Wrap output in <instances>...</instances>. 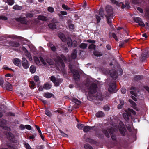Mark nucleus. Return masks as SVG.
Returning a JSON list of instances; mask_svg holds the SVG:
<instances>
[{"instance_id": "nucleus-1", "label": "nucleus", "mask_w": 149, "mask_h": 149, "mask_svg": "<svg viewBox=\"0 0 149 149\" xmlns=\"http://www.w3.org/2000/svg\"><path fill=\"white\" fill-rule=\"evenodd\" d=\"M66 59V58L63 55L61 56V58H60L59 57H57V59H55V61L58 65L57 66L56 65V68L59 70H62L63 69L65 65L63 61H65Z\"/></svg>"}, {"instance_id": "nucleus-2", "label": "nucleus", "mask_w": 149, "mask_h": 149, "mask_svg": "<svg viewBox=\"0 0 149 149\" xmlns=\"http://www.w3.org/2000/svg\"><path fill=\"white\" fill-rule=\"evenodd\" d=\"M106 11L107 15H105L107 19V22L109 24H110L111 23V19L113 18V11L111 6H107L106 7Z\"/></svg>"}, {"instance_id": "nucleus-3", "label": "nucleus", "mask_w": 149, "mask_h": 149, "mask_svg": "<svg viewBox=\"0 0 149 149\" xmlns=\"http://www.w3.org/2000/svg\"><path fill=\"white\" fill-rule=\"evenodd\" d=\"M7 121L4 119H1L0 120V127L4 129V134L7 136V138L9 139V128L6 126L7 123Z\"/></svg>"}, {"instance_id": "nucleus-4", "label": "nucleus", "mask_w": 149, "mask_h": 149, "mask_svg": "<svg viewBox=\"0 0 149 149\" xmlns=\"http://www.w3.org/2000/svg\"><path fill=\"white\" fill-rule=\"evenodd\" d=\"M111 2L113 3L116 4L118 6H122V8L123 9L125 7L127 8H129V3L127 1H125V5H123V4L122 3H118L115 0H111Z\"/></svg>"}, {"instance_id": "nucleus-5", "label": "nucleus", "mask_w": 149, "mask_h": 149, "mask_svg": "<svg viewBox=\"0 0 149 149\" xmlns=\"http://www.w3.org/2000/svg\"><path fill=\"white\" fill-rule=\"evenodd\" d=\"M119 124L118 125V128L122 135L124 136L125 134V128L122 122L119 121Z\"/></svg>"}, {"instance_id": "nucleus-6", "label": "nucleus", "mask_w": 149, "mask_h": 149, "mask_svg": "<svg viewBox=\"0 0 149 149\" xmlns=\"http://www.w3.org/2000/svg\"><path fill=\"white\" fill-rule=\"evenodd\" d=\"M51 80L55 84V86H58L59 85V83L62 81L61 79H56L55 77L53 76L50 77Z\"/></svg>"}, {"instance_id": "nucleus-7", "label": "nucleus", "mask_w": 149, "mask_h": 149, "mask_svg": "<svg viewBox=\"0 0 149 149\" xmlns=\"http://www.w3.org/2000/svg\"><path fill=\"white\" fill-rule=\"evenodd\" d=\"M113 131L112 130H109L108 131L107 130H104V134L105 136L107 137H109V133L108 132V131L110 133V131H111L112 132H116V131L117 130L118 128H117V127L115 125H113Z\"/></svg>"}, {"instance_id": "nucleus-8", "label": "nucleus", "mask_w": 149, "mask_h": 149, "mask_svg": "<svg viewBox=\"0 0 149 149\" xmlns=\"http://www.w3.org/2000/svg\"><path fill=\"white\" fill-rule=\"evenodd\" d=\"M22 64L23 67L25 69L28 68L29 67L27 61L24 57L22 58Z\"/></svg>"}, {"instance_id": "nucleus-9", "label": "nucleus", "mask_w": 149, "mask_h": 149, "mask_svg": "<svg viewBox=\"0 0 149 149\" xmlns=\"http://www.w3.org/2000/svg\"><path fill=\"white\" fill-rule=\"evenodd\" d=\"M116 87V84L115 82L110 85L108 88L109 91L110 92L115 93Z\"/></svg>"}, {"instance_id": "nucleus-10", "label": "nucleus", "mask_w": 149, "mask_h": 149, "mask_svg": "<svg viewBox=\"0 0 149 149\" xmlns=\"http://www.w3.org/2000/svg\"><path fill=\"white\" fill-rule=\"evenodd\" d=\"M97 86L96 84H93L90 86L89 88V91L92 93L95 92L97 90Z\"/></svg>"}, {"instance_id": "nucleus-11", "label": "nucleus", "mask_w": 149, "mask_h": 149, "mask_svg": "<svg viewBox=\"0 0 149 149\" xmlns=\"http://www.w3.org/2000/svg\"><path fill=\"white\" fill-rule=\"evenodd\" d=\"M23 50L25 54V55L28 58L30 61H32L33 60L32 57L30 53H29L27 50L25 48H23Z\"/></svg>"}, {"instance_id": "nucleus-12", "label": "nucleus", "mask_w": 149, "mask_h": 149, "mask_svg": "<svg viewBox=\"0 0 149 149\" xmlns=\"http://www.w3.org/2000/svg\"><path fill=\"white\" fill-rule=\"evenodd\" d=\"M9 77V73H8L5 75V81L6 82H7V83L6 84L7 86H6L5 87H4V88H6V89L8 90L9 89V84L8 82Z\"/></svg>"}, {"instance_id": "nucleus-13", "label": "nucleus", "mask_w": 149, "mask_h": 149, "mask_svg": "<svg viewBox=\"0 0 149 149\" xmlns=\"http://www.w3.org/2000/svg\"><path fill=\"white\" fill-rule=\"evenodd\" d=\"M13 63L16 65L19 66L21 65V61L18 58H15L13 60Z\"/></svg>"}, {"instance_id": "nucleus-14", "label": "nucleus", "mask_w": 149, "mask_h": 149, "mask_svg": "<svg viewBox=\"0 0 149 149\" xmlns=\"http://www.w3.org/2000/svg\"><path fill=\"white\" fill-rule=\"evenodd\" d=\"M54 96L53 94L50 93L46 92L43 94V96L47 98H50Z\"/></svg>"}, {"instance_id": "nucleus-15", "label": "nucleus", "mask_w": 149, "mask_h": 149, "mask_svg": "<svg viewBox=\"0 0 149 149\" xmlns=\"http://www.w3.org/2000/svg\"><path fill=\"white\" fill-rule=\"evenodd\" d=\"M25 18L24 17L19 18H16V20L19 22H20L21 23L24 24L26 23V21H25Z\"/></svg>"}, {"instance_id": "nucleus-16", "label": "nucleus", "mask_w": 149, "mask_h": 149, "mask_svg": "<svg viewBox=\"0 0 149 149\" xmlns=\"http://www.w3.org/2000/svg\"><path fill=\"white\" fill-rule=\"evenodd\" d=\"M25 18L24 17L19 18H16V20L19 22H20L21 23L24 24L26 23V21H25Z\"/></svg>"}, {"instance_id": "nucleus-17", "label": "nucleus", "mask_w": 149, "mask_h": 149, "mask_svg": "<svg viewBox=\"0 0 149 149\" xmlns=\"http://www.w3.org/2000/svg\"><path fill=\"white\" fill-rule=\"evenodd\" d=\"M93 128V127H90L89 126H85L84 127L83 130L84 132H87L90 131Z\"/></svg>"}, {"instance_id": "nucleus-18", "label": "nucleus", "mask_w": 149, "mask_h": 149, "mask_svg": "<svg viewBox=\"0 0 149 149\" xmlns=\"http://www.w3.org/2000/svg\"><path fill=\"white\" fill-rule=\"evenodd\" d=\"M59 37L63 42H65L66 41V38L65 36L62 33H60L59 34Z\"/></svg>"}, {"instance_id": "nucleus-19", "label": "nucleus", "mask_w": 149, "mask_h": 149, "mask_svg": "<svg viewBox=\"0 0 149 149\" xmlns=\"http://www.w3.org/2000/svg\"><path fill=\"white\" fill-rule=\"evenodd\" d=\"M129 101L131 104L132 107L134 109L137 110L138 109H137L136 105L135 103L131 99H129Z\"/></svg>"}, {"instance_id": "nucleus-20", "label": "nucleus", "mask_w": 149, "mask_h": 149, "mask_svg": "<svg viewBox=\"0 0 149 149\" xmlns=\"http://www.w3.org/2000/svg\"><path fill=\"white\" fill-rule=\"evenodd\" d=\"M132 90L130 91L131 94L132 95L135 96H136V88L134 87H132Z\"/></svg>"}, {"instance_id": "nucleus-21", "label": "nucleus", "mask_w": 149, "mask_h": 149, "mask_svg": "<svg viewBox=\"0 0 149 149\" xmlns=\"http://www.w3.org/2000/svg\"><path fill=\"white\" fill-rule=\"evenodd\" d=\"M110 72L111 73L110 75L114 79H116L117 77V74L115 70H114L113 71V73H111V71Z\"/></svg>"}, {"instance_id": "nucleus-22", "label": "nucleus", "mask_w": 149, "mask_h": 149, "mask_svg": "<svg viewBox=\"0 0 149 149\" xmlns=\"http://www.w3.org/2000/svg\"><path fill=\"white\" fill-rule=\"evenodd\" d=\"M86 142L90 143L91 144H95L96 143V141H95L93 139L90 138H88L86 139Z\"/></svg>"}, {"instance_id": "nucleus-23", "label": "nucleus", "mask_w": 149, "mask_h": 149, "mask_svg": "<svg viewBox=\"0 0 149 149\" xmlns=\"http://www.w3.org/2000/svg\"><path fill=\"white\" fill-rule=\"evenodd\" d=\"M51 85L47 83L44 84L43 86L44 88L46 90L50 89L51 88Z\"/></svg>"}, {"instance_id": "nucleus-24", "label": "nucleus", "mask_w": 149, "mask_h": 149, "mask_svg": "<svg viewBox=\"0 0 149 149\" xmlns=\"http://www.w3.org/2000/svg\"><path fill=\"white\" fill-rule=\"evenodd\" d=\"M73 74L74 77L75 79L78 78L79 77V75L78 72L76 70H74L73 71Z\"/></svg>"}, {"instance_id": "nucleus-25", "label": "nucleus", "mask_w": 149, "mask_h": 149, "mask_svg": "<svg viewBox=\"0 0 149 149\" xmlns=\"http://www.w3.org/2000/svg\"><path fill=\"white\" fill-rule=\"evenodd\" d=\"M104 113L102 111H99L96 114V116L97 117H102L104 116Z\"/></svg>"}, {"instance_id": "nucleus-26", "label": "nucleus", "mask_w": 149, "mask_h": 149, "mask_svg": "<svg viewBox=\"0 0 149 149\" xmlns=\"http://www.w3.org/2000/svg\"><path fill=\"white\" fill-rule=\"evenodd\" d=\"M3 83H4V80L3 78L2 77L0 78V85L3 87V88H4L6 86H7L6 85H5V84H4V85H3Z\"/></svg>"}, {"instance_id": "nucleus-27", "label": "nucleus", "mask_w": 149, "mask_h": 149, "mask_svg": "<svg viewBox=\"0 0 149 149\" xmlns=\"http://www.w3.org/2000/svg\"><path fill=\"white\" fill-rule=\"evenodd\" d=\"M120 104L118 106V108L119 109H120L122 107L124 104V101L122 100H120Z\"/></svg>"}, {"instance_id": "nucleus-28", "label": "nucleus", "mask_w": 149, "mask_h": 149, "mask_svg": "<svg viewBox=\"0 0 149 149\" xmlns=\"http://www.w3.org/2000/svg\"><path fill=\"white\" fill-rule=\"evenodd\" d=\"M36 68L33 66H31L30 68V72L32 73H34L36 71Z\"/></svg>"}, {"instance_id": "nucleus-29", "label": "nucleus", "mask_w": 149, "mask_h": 149, "mask_svg": "<svg viewBox=\"0 0 149 149\" xmlns=\"http://www.w3.org/2000/svg\"><path fill=\"white\" fill-rule=\"evenodd\" d=\"M49 27L52 29H56V24L54 23H51L49 24Z\"/></svg>"}, {"instance_id": "nucleus-30", "label": "nucleus", "mask_w": 149, "mask_h": 149, "mask_svg": "<svg viewBox=\"0 0 149 149\" xmlns=\"http://www.w3.org/2000/svg\"><path fill=\"white\" fill-rule=\"evenodd\" d=\"M10 141L13 142H15L16 141L15 139L14 138V135L10 133Z\"/></svg>"}, {"instance_id": "nucleus-31", "label": "nucleus", "mask_w": 149, "mask_h": 149, "mask_svg": "<svg viewBox=\"0 0 149 149\" xmlns=\"http://www.w3.org/2000/svg\"><path fill=\"white\" fill-rule=\"evenodd\" d=\"M67 42L68 46H71L72 45V41L71 38H68L67 40Z\"/></svg>"}, {"instance_id": "nucleus-32", "label": "nucleus", "mask_w": 149, "mask_h": 149, "mask_svg": "<svg viewBox=\"0 0 149 149\" xmlns=\"http://www.w3.org/2000/svg\"><path fill=\"white\" fill-rule=\"evenodd\" d=\"M77 51L76 50L74 51L71 55V58L73 59H75L76 57Z\"/></svg>"}, {"instance_id": "nucleus-33", "label": "nucleus", "mask_w": 149, "mask_h": 149, "mask_svg": "<svg viewBox=\"0 0 149 149\" xmlns=\"http://www.w3.org/2000/svg\"><path fill=\"white\" fill-rule=\"evenodd\" d=\"M22 8V6H19L17 5H15L13 7V9L16 10H21Z\"/></svg>"}, {"instance_id": "nucleus-34", "label": "nucleus", "mask_w": 149, "mask_h": 149, "mask_svg": "<svg viewBox=\"0 0 149 149\" xmlns=\"http://www.w3.org/2000/svg\"><path fill=\"white\" fill-rule=\"evenodd\" d=\"M134 21L136 23H139L141 21V19L138 17H135L134 18Z\"/></svg>"}, {"instance_id": "nucleus-35", "label": "nucleus", "mask_w": 149, "mask_h": 149, "mask_svg": "<svg viewBox=\"0 0 149 149\" xmlns=\"http://www.w3.org/2000/svg\"><path fill=\"white\" fill-rule=\"evenodd\" d=\"M34 60L35 62L37 64L39 65L40 64V61L38 58L36 57H34Z\"/></svg>"}, {"instance_id": "nucleus-36", "label": "nucleus", "mask_w": 149, "mask_h": 149, "mask_svg": "<svg viewBox=\"0 0 149 149\" xmlns=\"http://www.w3.org/2000/svg\"><path fill=\"white\" fill-rule=\"evenodd\" d=\"M87 44L84 43H82L80 45V47L82 49H85L87 47Z\"/></svg>"}, {"instance_id": "nucleus-37", "label": "nucleus", "mask_w": 149, "mask_h": 149, "mask_svg": "<svg viewBox=\"0 0 149 149\" xmlns=\"http://www.w3.org/2000/svg\"><path fill=\"white\" fill-rule=\"evenodd\" d=\"M123 117L124 118V119L126 120H128V118H129L128 116L127 115V113H123Z\"/></svg>"}, {"instance_id": "nucleus-38", "label": "nucleus", "mask_w": 149, "mask_h": 149, "mask_svg": "<svg viewBox=\"0 0 149 149\" xmlns=\"http://www.w3.org/2000/svg\"><path fill=\"white\" fill-rule=\"evenodd\" d=\"M84 148L85 149H92V147L88 144H86L85 145Z\"/></svg>"}, {"instance_id": "nucleus-39", "label": "nucleus", "mask_w": 149, "mask_h": 149, "mask_svg": "<svg viewBox=\"0 0 149 149\" xmlns=\"http://www.w3.org/2000/svg\"><path fill=\"white\" fill-rule=\"evenodd\" d=\"M94 55L97 57L100 56H102V54L98 52H95L94 53Z\"/></svg>"}, {"instance_id": "nucleus-40", "label": "nucleus", "mask_w": 149, "mask_h": 149, "mask_svg": "<svg viewBox=\"0 0 149 149\" xmlns=\"http://www.w3.org/2000/svg\"><path fill=\"white\" fill-rule=\"evenodd\" d=\"M35 85V84L33 81H31L30 82V88L32 89H33L34 88V86Z\"/></svg>"}, {"instance_id": "nucleus-41", "label": "nucleus", "mask_w": 149, "mask_h": 149, "mask_svg": "<svg viewBox=\"0 0 149 149\" xmlns=\"http://www.w3.org/2000/svg\"><path fill=\"white\" fill-rule=\"evenodd\" d=\"M24 146L26 149H32L30 145L27 143H25Z\"/></svg>"}, {"instance_id": "nucleus-42", "label": "nucleus", "mask_w": 149, "mask_h": 149, "mask_svg": "<svg viewBox=\"0 0 149 149\" xmlns=\"http://www.w3.org/2000/svg\"><path fill=\"white\" fill-rule=\"evenodd\" d=\"M46 61L50 65H52L53 64V61L50 59L47 58L46 60Z\"/></svg>"}, {"instance_id": "nucleus-43", "label": "nucleus", "mask_w": 149, "mask_h": 149, "mask_svg": "<svg viewBox=\"0 0 149 149\" xmlns=\"http://www.w3.org/2000/svg\"><path fill=\"white\" fill-rule=\"evenodd\" d=\"M38 19L40 20H44L46 19V17L43 16H39L38 17Z\"/></svg>"}, {"instance_id": "nucleus-44", "label": "nucleus", "mask_w": 149, "mask_h": 149, "mask_svg": "<svg viewBox=\"0 0 149 149\" xmlns=\"http://www.w3.org/2000/svg\"><path fill=\"white\" fill-rule=\"evenodd\" d=\"M62 7L63 9L66 10H69L70 9V8L68 7L65 4H63L62 5Z\"/></svg>"}, {"instance_id": "nucleus-45", "label": "nucleus", "mask_w": 149, "mask_h": 149, "mask_svg": "<svg viewBox=\"0 0 149 149\" xmlns=\"http://www.w3.org/2000/svg\"><path fill=\"white\" fill-rule=\"evenodd\" d=\"M95 48V46L93 44H91L89 47L88 48L89 49H94Z\"/></svg>"}, {"instance_id": "nucleus-46", "label": "nucleus", "mask_w": 149, "mask_h": 149, "mask_svg": "<svg viewBox=\"0 0 149 149\" xmlns=\"http://www.w3.org/2000/svg\"><path fill=\"white\" fill-rule=\"evenodd\" d=\"M45 113L47 115L49 116H50L51 115L50 111L49 110H47L45 111Z\"/></svg>"}, {"instance_id": "nucleus-47", "label": "nucleus", "mask_w": 149, "mask_h": 149, "mask_svg": "<svg viewBox=\"0 0 149 149\" xmlns=\"http://www.w3.org/2000/svg\"><path fill=\"white\" fill-rule=\"evenodd\" d=\"M7 19H8V18L5 16H3V15L0 16V20H7Z\"/></svg>"}, {"instance_id": "nucleus-48", "label": "nucleus", "mask_w": 149, "mask_h": 149, "mask_svg": "<svg viewBox=\"0 0 149 149\" xmlns=\"http://www.w3.org/2000/svg\"><path fill=\"white\" fill-rule=\"evenodd\" d=\"M112 133L113 134V132H112L111 131H110V134L111 135L112 139L113 140H115L116 139V136L113 134H112Z\"/></svg>"}, {"instance_id": "nucleus-49", "label": "nucleus", "mask_w": 149, "mask_h": 149, "mask_svg": "<svg viewBox=\"0 0 149 149\" xmlns=\"http://www.w3.org/2000/svg\"><path fill=\"white\" fill-rule=\"evenodd\" d=\"M40 59L41 61V62L44 65H46V63L45 62V61L43 58L41 57H40L39 58Z\"/></svg>"}, {"instance_id": "nucleus-50", "label": "nucleus", "mask_w": 149, "mask_h": 149, "mask_svg": "<svg viewBox=\"0 0 149 149\" xmlns=\"http://www.w3.org/2000/svg\"><path fill=\"white\" fill-rule=\"evenodd\" d=\"M73 101L77 104H80V101L77 99H73Z\"/></svg>"}, {"instance_id": "nucleus-51", "label": "nucleus", "mask_w": 149, "mask_h": 149, "mask_svg": "<svg viewBox=\"0 0 149 149\" xmlns=\"http://www.w3.org/2000/svg\"><path fill=\"white\" fill-rule=\"evenodd\" d=\"M84 125L82 124H79L77 125V128L79 129H81L83 127Z\"/></svg>"}, {"instance_id": "nucleus-52", "label": "nucleus", "mask_w": 149, "mask_h": 149, "mask_svg": "<svg viewBox=\"0 0 149 149\" xmlns=\"http://www.w3.org/2000/svg\"><path fill=\"white\" fill-rule=\"evenodd\" d=\"M50 47L51 49L53 51H55L56 49V47L53 45H51Z\"/></svg>"}, {"instance_id": "nucleus-53", "label": "nucleus", "mask_w": 149, "mask_h": 149, "mask_svg": "<svg viewBox=\"0 0 149 149\" xmlns=\"http://www.w3.org/2000/svg\"><path fill=\"white\" fill-rule=\"evenodd\" d=\"M48 10L51 12H52L54 11V8L52 7H49L47 9Z\"/></svg>"}, {"instance_id": "nucleus-54", "label": "nucleus", "mask_w": 149, "mask_h": 149, "mask_svg": "<svg viewBox=\"0 0 149 149\" xmlns=\"http://www.w3.org/2000/svg\"><path fill=\"white\" fill-rule=\"evenodd\" d=\"M12 46L16 47H17L19 46V44L18 42H14L13 43Z\"/></svg>"}, {"instance_id": "nucleus-55", "label": "nucleus", "mask_w": 149, "mask_h": 149, "mask_svg": "<svg viewBox=\"0 0 149 149\" xmlns=\"http://www.w3.org/2000/svg\"><path fill=\"white\" fill-rule=\"evenodd\" d=\"M126 89L124 88H122L121 89V91L123 94H125L126 92Z\"/></svg>"}, {"instance_id": "nucleus-56", "label": "nucleus", "mask_w": 149, "mask_h": 149, "mask_svg": "<svg viewBox=\"0 0 149 149\" xmlns=\"http://www.w3.org/2000/svg\"><path fill=\"white\" fill-rule=\"evenodd\" d=\"M25 128L28 130H30L31 129V126L29 125H25Z\"/></svg>"}, {"instance_id": "nucleus-57", "label": "nucleus", "mask_w": 149, "mask_h": 149, "mask_svg": "<svg viewBox=\"0 0 149 149\" xmlns=\"http://www.w3.org/2000/svg\"><path fill=\"white\" fill-rule=\"evenodd\" d=\"M69 28L71 31H72L74 29V26L73 24H71L69 26Z\"/></svg>"}, {"instance_id": "nucleus-58", "label": "nucleus", "mask_w": 149, "mask_h": 149, "mask_svg": "<svg viewBox=\"0 0 149 149\" xmlns=\"http://www.w3.org/2000/svg\"><path fill=\"white\" fill-rule=\"evenodd\" d=\"M25 125H23L22 124H21L19 126V128L21 130H23L25 128Z\"/></svg>"}, {"instance_id": "nucleus-59", "label": "nucleus", "mask_w": 149, "mask_h": 149, "mask_svg": "<svg viewBox=\"0 0 149 149\" xmlns=\"http://www.w3.org/2000/svg\"><path fill=\"white\" fill-rule=\"evenodd\" d=\"M145 15L148 17H149V10H147L145 13Z\"/></svg>"}, {"instance_id": "nucleus-60", "label": "nucleus", "mask_w": 149, "mask_h": 149, "mask_svg": "<svg viewBox=\"0 0 149 149\" xmlns=\"http://www.w3.org/2000/svg\"><path fill=\"white\" fill-rule=\"evenodd\" d=\"M72 45L74 47H76L77 45V43L76 41H74L72 42Z\"/></svg>"}, {"instance_id": "nucleus-61", "label": "nucleus", "mask_w": 149, "mask_h": 149, "mask_svg": "<svg viewBox=\"0 0 149 149\" xmlns=\"http://www.w3.org/2000/svg\"><path fill=\"white\" fill-rule=\"evenodd\" d=\"M34 80L37 82L39 81V77L37 76H35L34 77Z\"/></svg>"}, {"instance_id": "nucleus-62", "label": "nucleus", "mask_w": 149, "mask_h": 149, "mask_svg": "<svg viewBox=\"0 0 149 149\" xmlns=\"http://www.w3.org/2000/svg\"><path fill=\"white\" fill-rule=\"evenodd\" d=\"M60 13L61 14L63 15H66L67 14V13L64 11H60Z\"/></svg>"}, {"instance_id": "nucleus-63", "label": "nucleus", "mask_w": 149, "mask_h": 149, "mask_svg": "<svg viewBox=\"0 0 149 149\" xmlns=\"http://www.w3.org/2000/svg\"><path fill=\"white\" fill-rule=\"evenodd\" d=\"M128 110L130 112L132 113L133 114L135 115L136 114V113L132 109H129Z\"/></svg>"}, {"instance_id": "nucleus-64", "label": "nucleus", "mask_w": 149, "mask_h": 149, "mask_svg": "<svg viewBox=\"0 0 149 149\" xmlns=\"http://www.w3.org/2000/svg\"><path fill=\"white\" fill-rule=\"evenodd\" d=\"M60 132H61V135L62 136H64V137H66L68 136L66 134H65L63 132H62L61 131H60Z\"/></svg>"}]
</instances>
